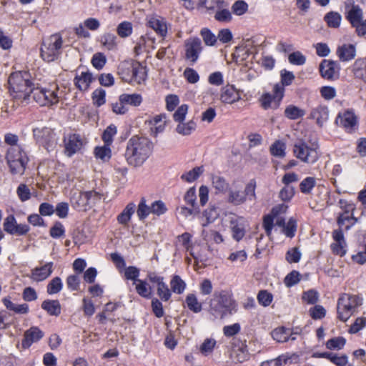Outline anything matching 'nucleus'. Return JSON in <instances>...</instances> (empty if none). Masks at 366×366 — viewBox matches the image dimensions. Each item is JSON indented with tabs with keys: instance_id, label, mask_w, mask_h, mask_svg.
Listing matches in <instances>:
<instances>
[{
	"instance_id": "nucleus-14",
	"label": "nucleus",
	"mask_w": 366,
	"mask_h": 366,
	"mask_svg": "<svg viewBox=\"0 0 366 366\" xmlns=\"http://www.w3.org/2000/svg\"><path fill=\"white\" fill-rule=\"evenodd\" d=\"M334 242L331 244V249L335 254L344 256L346 254L347 243L345 239L343 229L338 228L332 232Z\"/></svg>"
},
{
	"instance_id": "nucleus-6",
	"label": "nucleus",
	"mask_w": 366,
	"mask_h": 366,
	"mask_svg": "<svg viewBox=\"0 0 366 366\" xmlns=\"http://www.w3.org/2000/svg\"><path fill=\"white\" fill-rule=\"evenodd\" d=\"M362 304V299L359 296L347 293L342 294L337 301L338 318L346 322Z\"/></svg>"
},
{
	"instance_id": "nucleus-10",
	"label": "nucleus",
	"mask_w": 366,
	"mask_h": 366,
	"mask_svg": "<svg viewBox=\"0 0 366 366\" xmlns=\"http://www.w3.org/2000/svg\"><path fill=\"white\" fill-rule=\"evenodd\" d=\"M34 137L37 142L42 144L47 150L56 144V135L49 127H37L33 129Z\"/></svg>"
},
{
	"instance_id": "nucleus-15",
	"label": "nucleus",
	"mask_w": 366,
	"mask_h": 366,
	"mask_svg": "<svg viewBox=\"0 0 366 366\" xmlns=\"http://www.w3.org/2000/svg\"><path fill=\"white\" fill-rule=\"evenodd\" d=\"M185 47L186 58L195 63L202 49L201 40L197 37L189 39L185 42Z\"/></svg>"
},
{
	"instance_id": "nucleus-5",
	"label": "nucleus",
	"mask_w": 366,
	"mask_h": 366,
	"mask_svg": "<svg viewBox=\"0 0 366 366\" xmlns=\"http://www.w3.org/2000/svg\"><path fill=\"white\" fill-rule=\"evenodd\" d=\"M5 159L11 174L21 176L24 174L29 157L23 147L8 148Z\"/></svg>"
},
{
	"instance_id": "nucleus-63",
	"label": "nucleus",
	"mask_w": 366,
	"mask_h": 366,
	"mask_svg": "<svg viewBox=\"0 0 366 366\" xmlns=\"http://www.w3.org/2000/svg\"><path fill=\"white\" fill-rule=\"evenodd\" d=\"M64 234L65 228L60 222H56L49 230L50 236L54 239L60 238L63 237Z\"/></svg>"
},
{
	"instance_id": "nucleus-22",
	"label": "nucleus",
	"mask_w": 366,
	"mask_h": 366,
	"mask_svg": "<svg viewBox=\"0 0 366 366\" xmlns=\"http://www.w3.org/2000/svg\"><path fill=\"white\" fill-rule=\"evenodd\" d=\"M310 117L315 119L317 125L322 127L328 120L329 109L326 106L318 105L317 107L312 109Z\"/></svg>"
},
{
	"instance_id": "nucleus-17",
	"label": "nucleus",
	"mask_w": 366,
	"mask_h": 366,
	"mask_svg": "<svg viewBox=\"0 0 366 366\" xmlns=\"http://www.w3.org/2000/svg\"><path fill=\"white\" fill-rule=\"evenodd\" d=\"M64 142L65 154L69 157L79 152L83 145L81 137L76 134L68 135L67 137L64 138Z\"/></svg>"
},
{
	"instance_id": "nucleus-24",
	"label": "nucleus",
	"mask_w": 366,
	"mask_h": 366,
	"mask_svg": "<svg viewBox=\"0 0 366 366\" xmlns=\"http://www.w3.org/2000/svg\"><path fill=\"white\" fill-rule=\"evenodd\" d=\"M147 24L159 36H165L167 35V26L166 21L162 17L158 16H150Z\"/></svg>"
},
{
	"instance_id": "nucleus-31",
	"label": "nucleus",
	"mask_w": 366,
	"mask_h": 366,
	"mask_svg": "<svg viewBox=\"0 0 366 366\" xmlns=\"http://www.w3.org/2000/svg\"><path fill=\"white\" fill-rule=\"evenodd\" d=\"M352 72L356 78L366 82V59H357L352 65Z\"/></svg>"
},
{
	"instance_id": "nucleus-53",
	"label": "nucleus",
	"mask_w": 366,
	"mask_h": 366,
	"mask_svg": "<svg viewBox=\"0 0 366 366\" xmlns=\"http://www.w3.org/2000/svg\"><path fill=\"white\" fill-rule=\"evenodd\" d=\"M316 185V179L312 177L305 178L300 184V189L303 194H310Z\"/></svg>"
},
{
	"instance_id": "nucleus-48",
	"label": "nucleus",
	"mask_w": 366,
	"mask_h": 366,
	"mask_svg": "<svg viewBox=\"0 0 366 366\" xmlns=\"http://www.w3.org/2000/svg\"><path fill=\"white\" fill-rule=\"evenodd\" d=\"M212 185L220 193H224L229 189V183L220 176L212 177Z\"/></svg>"
},
{
	"instance_id": "nucleus-40",
	"label": "nucleus",
	"mask_w": 366,
	"mask_h": 366,
	"mask_svg": "<svg viewBox=\"0 0 366 366\" xmlns=\"http://www.w3.org/2000/svg\"><path fill=\"white\" fill-rule=\"evenodd\" d=\"M187 307L194 313H199L202 310V305L198 301L194 294H188L185 299Z\"/></svg>"
},
{
	"instance_id": "nucleus-38",
	"label": "nucleus",
	"mask_w": 366,
	"mask_h": 366,
	"mask_svg": "<svg viewBox=\"0 0 366 366\" xmlns=\"http://www.w3.org/2000/svg\"><path fill=\"white\" fill-rule=\"evenodd\" d=\"M117 38L115 34L107 32L101 36L100 42L108 50H113L117 48Z\"/></svg>"
},
{
	"instance_id": "nucleus-44",
	"label": "nucleus",
	"mask_w": 366,
	"mask_h": 366,
	"mask_svg": "<svg viewBox=\"0 0 366 366\" xmlns=\"http://www.w3.org/2000/svg\"><path fill=\"white\" fill-rule=\"evenodd\" d=\"M132 24L127 21L121 22L117 28V33L121 38H127L129 36L132 34Z\"/></svg>"
},
{
	"instance_id": "nucleus-2",
	"label": "nucleus",
	"mask_w": 366,
	"mask_h": 366,
	"mask_svg": "<svg viewBox=\"0 0 366 366\" xmlns=\"http://www.w3.org/2000/svg\"><path fill=\"white\" fill-rule=\"evenodd\" d=\"M9 91L14 98L27 100L33 92L35 84L27 71H16L12 73L8 80Z\"/></svg>"
},
{
	"instance_id": "nucleus-34",
	"label": "nucleus",
	"mask_w": 366,
	"mask_h": 366,
	"mask_svg": "<svg viewBox=\"0 0 366 366\" xmlns=\"http://www.w3.org/2000/svg\"><path fill=\"white\" fill-rule=\"evenodd\" d=\"M94 156L97 159H100L103 162H108L112 157V150L109 145L104 144L94 148Z\"/></svg>"
},
{
	"instance_id": "nucleus-23",
	"label": "nucleus",
	"mask_w": 366,
	"mask_h": 366,
	"mask_svg": "<svg viewBox=\"0 0 366 366\" xmlns=\"http://www.w3.org/2000/svg\"><path fill=\"white\" fill-rule=\"evenodd\" d=\"M53 262L36 267L31 270V278L36 282H41L49 277L53 272Z\"/></svg>"
},
{
	"instance_id": "nucleus-55",
	"label": "nucleus",
	"mask_w": 366,
	"mask_h": 366,
	"mask_svg": "<svg viewBox=\"0 0 366 366\" xmlns=\"http://www.w3.org/2000/svg\"><path fill=\"white\" fill-rule=\"evenodd\" d=\"M346 340L343 337H336L330 339L326 342V347L329 350H340L344 347Z\"/></svg>"
},
{
	"instance_id": "nucleus-4",
	"label": "nucleus",
	"mask_w": 366,
	"mask_h": 366,
	"mask_svg": "<svg viewBox=\"0 0 366 366\" xmlns=\"http://www.w3.org/2000/svg\"><path fill=\"white\" fill-rule=\"evenodd\" d=\"M256 186V181L254 179L249 180L244 190L233 182L232 187L227 191V202L232 205L239 206L244 204L247 200H254Z\"/></svg>"
},
{
	"instance_id": "nucleus-57",
	"label": "nucleus",
	"mask_w": 366,
	"mask_h": 366,
	"mask_svg": "<svg viewBox=\"0 0 366 366\" xmlns=\"http://www.w3.org/2000/svg\"><path fill=\"white\" fill-rule=\"evenodd\" d=\"M218 215V212L214 207L205 209L203 212V217L205 219V221L202 223V226L206 227L213 222L217 218Z\"/></svg>"
},
{
	"instance_id": "nucleus-51",
	"label": "nucleus",
	"mask_w": 366,
	"mask_h": 366,
	"mask_svg": "<svg viewBox=\"0 0 366 366\" xmlns=\"http://www.w3.org/2000/svg\"><path fill=\"white\" fill-rule=\"evenodd\" d=\"M302 253L297 247H292L285 254V259L290 263H297L300 262Z\"/></svg>"
},
{
	"instance_id": "nucleus-36",
	"label": "nucleus",
	"mask_w": 366,
	"mask_h": 366,
	"mask_svg": "<svg viewBox=\"0 0 366 366\" xmlns=\"http://www.w3.org/2000/svg\"><path fill=\"white\" fill-rule=\"evenodd\" d=\"M290 330L285 327H280L272 330V338L278 342H285L290 340Z\"/></svg>"
},
{
	"instance_id": "nucleus-1",
	"label": "nucleus",
	"mask_w": 366,
	"mask_h": 366,
	"mask_svg": "<svg viewBox=\"0 0 366 366\" xmlns=\"http://www.w3.org/2000/svg\"><path fill=\"white\" fill-rule=\"evenodd\" d=\"M152 149L147 138L133 136L127 143L124 157L129 164L139 167L149 158Z\"/></svg>"
},
{
	"instance_id": "nucleus-61",
	"label": "nucleus",
	"mask_w": 366,
	"mask_h": 366,
	"mask_svg": "<svg viewBox=\"0 0 366 366\" xmlns=\"http://www.w3.org/2000/svg\"><path fill=\"white\" fill-rule=\"evenodd\" d=\"M184 200L191 207L199 208L197 204L196 189L194 187L187 191L184 196Z\"/></svg>"
},
{
	"instance_id": "nucleus-43",
	"label": "nucleus",
	"mask_w": 366,
	"mask_h": 366,
	"mask_svg": "<svg viewBox=\"0 0 366 366\" xmlns=\"http://www.w3.org/2000/svg\"><path fill=\"white\" fill-rule=\"evenodd\" d=\"M172 291L177 294H182L186 289V283L179 275H174L170 281Z\"/></svg>"
},
{
	"instance_id": "nucleus-49",
	"label": "nucleus",
	"mask_w": 366,
	"mask_h": 366,
	"mask_svg": "<svg viewBox=\"0 0 366 366\" xmlns=\"http://www.w3.org/2000/svg\"><path fill=\"white\" fill-rule=\"evenodd\" d=\"M117 127L114 124H110L108 126L104 131L102 137L104 144L111 146L113 142L114 137L117 134Z\"/></svg>"
},
{
	"instance_id": "nucleus-8",
	"label": "nucleus",
	"mask_w": 366,
	"mask_h": 366,
	"mask_svg": "<svg viewBox=\"0 0 366 366\" xmlns=\"http://www.w3.org/2000/svg\"><path fill=\"white\" fill-rule=\"evenodd\" d=\"M338 204L342 212L338 214L337 224L339 228L344 227L345 230L348 231L358 222V219L355 217L356 207L353 203L342 199Z\"/></svg>"
},
{
	"instance_id": "nucleus-32",
	"label": "nucleus",
	"mask_w": 366,
	"mask_h": 366,
	"mask_svg": "<svg viewBox=\"0 0 366 366\" xmlns=\"http://www.w3.org/2000/svg\"><path fill=\"white\" fill-rule=\"evenodd\" d=\"M135 204L129 203L123 211L117 216V221L119 224L126 225L130 221L132 214L135 212Z\"/></svg>"
},
{
	"instance_id": "nucleus-42",
	"label": "nucleus",
	"mask_w": 366,
	"mask_h": 366,
	"mask_svg": "<svg viewBox=\"0 0 366 366\" xmlns=\"http://www.w3.org/2000/svg\"><path fill=\"white\" fill-rule=\"evenodd\" d=\"M286 144L285 142L277 140L275 141L269 148L271 154L279 158H283L285 157L286 152Z\"/></svg>"
},
{
	"instance_id": "nucleus-59",
	"label": "nucleus",
	"mask_w": 366,
	"mask_h": 366,
	"mask_svg": "<svg viewBox=\"0 0 366 366\" xmlns=\"http://www.w3.org/2000/svg\"><path fill=\"white\" fill-rule=\"evenodd\" d=\"M16 194L19 199L23 202L29 200L31 197L30 189L28 185L24 183H21L17 187Z\"/></svg>"
},
{
	"instance_id": "nucleus-16",
	"label": "nucleus",
	"mask_w": 366,
	"mask_h": 366,
	"mask_svg": "<svg viewBox=\"0 0 366 366\" xmlns=\"http://www.w3.org/2000/svg\"><path fill=\"white\" fill-rule=\"evenodd\" d=\"M214 300H217L226 311L229 312V315H232L237 310V305L235 300L232 298L231 294L226 291H221L214 294Z\"/></svg>"
},
{
	"instance_id": "nucleus-39",
	"label": "nucleus",
	"mask_w": 366,
	"mask_h": 366,
	"mask_svg": "<svg viewBox=\"0 0 366 366\" xmlns=\"http://www.w3.org/2000/svg\"><path fill=\"white\" fill-rule=\"evenodd\" d=\"M210 312L215 318L219 317L222 319L229 315V312L226 311V309L214 298L210 303Z\"/></svg>"
},
{
	"instance_id": "nucleus-29",
	"label": "nucleus",
	"mask_w": 366,
	"mask_h": 366,
	"mask_svg": "<svg viewBox=\"0 0 366 366\" xmlns=\"http://www.w3.org/2000/svg\"><path fill=\"white\" fill-rule=\"evenodd\" d=\"M345 17L352 26L354 24L357 23L364 17L363 11L359 5L353 4L347 11Z\"/></svg>"
},
{
	"instance_id": "nucleus-64",
	"label": "nucleus",
	"mask_w": 366,
	"mask_h": 366,
	"mask_svg": "<svg viewBox=\"0 0 366 366\" xmlns=\"http://www.w3.org/2000/svg\"><path fill=\"white\" fill-rule=\"evenodd\" d=\"M107 62L106 56L102 53H96L93 55L92 59V64L94 68L98 70L102 69Z\"/></svg>"
},
{
	"instance_id": "nucleus-62",
	"label": "nucleus",
	"mask_w": 366,
	"mask_h": 366,
	"mask_svg": "<svg viewBox=\"0 0 366 366\" xmlns=\"http://www.w3.org/2000/svg\"><path fill=\"white\" fill-rule=\"evenodd\" d=\"M200 34L207 46H214L217 42V36L207 28L202 29Z\"/></svg>"
},
{
	"instance_id": "nucleus-13",
	"label": "nucleus",
	"mask_w": 366,
	"mask_h": 366,
	"mask_svg": "<svg viewBox=\"0 0 366 366\" xmlns=\"http://www.w3.org/2000/svg\"><path fill=\"white\" fill-rule=\"evenodd\" d=\"M340 70L339 64L332 60L324 59L320 64L321 76L329 81L338 79L340 77Z\"/></svg>"
},
{
	"instance_id": "nucleus-3",
	"label": "nucleus",
	"mask_w": 366,
	"mask_h": 366,
	"mask_svg": "<svg viewBox=\"0 0 366 366\" xmlns=\"http://www.w3.org/2000/svg\"><path fill=\"white\" fill-rule=\"evenodd\" d=\"M62 92L59 85L52 82L45 86L35 85L33 88L32 98L41 107H51L56 104L61 98Z\"/></svg>"
},
{
	"instance_id": "nucleus-33",
	"label": "nucleus",
	"mask_w": 366,
	"mask_h": 366,
	"mask_svg": "<svg viewBox=\"0 0 366 366\" xmlns=\"http://www.w3.org/2000/svg\"><path fill=\"white\" fill-rule=\"evenodd\" d=\"M41 308L53 316H58L61 313V305L58 300H44L41 304Z\"/></svg>"
},
{
	"instance_id": "nucleus-27",
	"label": "nucleus",
	"mask_w": 366,
	"mask_h": 366,
	"mask_svg": "<svg viewBox=\"0 0 366 366\" xmlns=\"http://www.w3.org/2000/svg\"><path fill=\"white\" fill-rule=\"evenodd\" d=\"M71 202L74 209L79 211H86L90 202L88 200L87 194L84 192H75Z\"/></svg>"
},
{
	"instance_id": "nucleus-21",
	"label": "nucleus",
	"mask_w": 366,
	"mask_h": 366,
	"mask_svg": "<svg viewBox=\"0 0 366 366\" xmlns=\"http://www.w3.org/2000/svg\"><path fill=\"white\" fill-rule=\"evenodd\" d=\"M246 221L243 217H237L230 220V227L233 238L237 242L240 241L245 234Z\"/></svg>"
},
{
	"instance_id": "nucleus-52",
	"label": "nucleus",
	"mask_w": 366,
	"mask_h": 366,
	"mask_svg": "<svg viewBox=\"0 0 366 366\" xmlns=\"http://www.w3.org/2000/svg\"><path fill=\"white\" fill-rule=\"evenodd\" d=\"M325 358L337 366H346L348 363V358L345 355L338 356L337 354L326 352Z\"/></svg>"
},
{
	"instance_id": "nucleus-12",
	"label": "nucleus",
	"mask_w": 366,
	"mask_h": 366,
	"mask_svg": "<svg viewBox=\"0 0 366 366\" xmlns=\"http://www.w3.org/2000/svg\"><path fill=\"white\" fill-rule=\"evenodd\" d=\"M335 124L347 132H352L357 127V117L352 110L348 109L337 114Z\"/></svg>"
},
{
	"instance_id": "nucleus-9",
	"label": "nucleus",
	"mask_w": 366,
	"mask_h": 366,
	"mask_svg": "<svg viewBox=\"0 0 366 366\" xmlns=\"http://www.w3.org/2000/svg\"><path fill=\"white\" fill-rule=\"evenodd\" d=\"M294 155L304 163L312 164L319 159L318 147H310L303 141H299L294 144Z\"/></svg>"
},
{
	"instance_id": "nucleus-30",
	"label": "nucleus",
	"mask_w": 366,
	"mask_h": 366,
	"mask_svg": "<svg viewBox=\"0 0 366 366\" xmlns=\"http://www.w3.org/2000/svg\"><path fill=\"white\" fill-rule=\"evenodd\" d=\"M134 62L124 61L118 67V74L124 81H130Z\"/></svg>"
},
{
	"instance_id": "nucleus-50",
	"label": "nucleus",
	"mask_w": 366,
	"mask_h": 366,
	"mask_svg": "<svg viewBox=\"0 0 366 366\" xmlns=\"http://www.w3.org/2000/svg\"><path fill=\"white\" fill-rule=\"evenodd\" d=\"M150 214H152L151 206H147L146 199L142 197L139 203L137 214L140 220L145 219Z\"/></svg>"
},
{
	"instance_id": "nucleus-37",
	"label": "nucleus",
	"mask_w": 366,
	"mask_h": 366,
	"mask_svg": "<svg viewBox=\"0 0 366 366\" xmlns=\"http://www.w3.org/2000/svg\"><path fill=\"white\" fill-rule=\"evenodd\" d=\"M119 100L126 104L138 107L142 102V97L139 94H123L119 96Z\"/></svg>"
},
{
	"instance_id": "nucleus-7",
	"label": "nucleus",
	"mask_w": 366,
	"mask_h": 366,
	"mask_svg": "<svg viewBox=\"0 0 366 366\" xmlns=\"http://www.w3.org/2000/svg\"><path fill=\"white\" fill-rule=\"evenodd\" d=\"M62 37L59 34L51 35L45 39L41 46V56L44 61L51 62L61 54Z\"/></svg>"
},
{
	"instance_id": "nucleus-26",
	"label": "nucleus",
	"mask_w": 366,
	"mask_h": 366,
	"mask_svg": "<svg viewBox=\"0 0 366 366\" xmlns=\"http://www.w3.org/2000/svg\"><path fill=\"white\" fill-rule=\"evenodd\" d=\"M240 99L239 92L233 86L227 85L222 87L220 94V99L223 103L232 104Z\"/></svg>"
},
{
	"instance_id": "nucleus-25",
	"label": "nucleus",
	"mask_w": 366,
	"mask_h": 366,
	"mask_svg": "<svg viewBox=\"0 0 366 366\" xmlns=\"http://www.w3.org/2000/svg\"><path fill=\"white\" fill-rule=\"evenodd\" d=\"M92 74L89 71H81L79 74H76L74 82L76 88L82 92L86 91L93 81Z\"/></svg>"
},
{
	"instance_id": "nucleus-45",
	"label": "nucleus",
	"mask_w": 366,
	"mask_h": 366,
	"mask_svg": "<svg viewBox=\"0 0 366 366\" xmlns=\"http://www.w3.org/2000/svg\"><path fill=\"white\" fill-rule=\"evenodd\" d=\"M305 112L303 109L294 105H289L285 110V115L290 119H297L302 117Z\"/></svg>"
},
{
	"instance_id": "nucleus-56",
	"label": "nucleus",
	"mask_w": 366,
	"mask_h": 366,
	"mask_svg": "<svg viewBox=\"0 0 366 366\" xmlns=\"http://www.w3.org/2000/svg\"><path fill=\"white\" fill-rule=\"evenodd\" d=\"M62 286L61 278L58 277H54L47 285V293L49 295L56 294L61 290Z\"/></svg>"
},
{
	"instance_id": "nucleus-35",
	"label": "nucleus",
	"mask_w": 366,
	"mask_h": 366,
	"mask_svg": "<svg viewBox=\"0 0 366 366\" xmlns=\"http://www.w3.org/2000/svg\"><path fill=\"white\" fill-rule=\"evenodd\" d=\"M145 78L144 68L139 62H134L130 82L141 84Z\"/></svg>"
},
{
	"instance_id": "nucleus-11",
	"label": "nucleus",
	"mask_w": 366,
	"mask_h": 366,
	"mask_svg": "<svg viewBox=\"0 0 366 366\" xmlns=\"http://www.w3.org/2000/svg\"><path fill=\"white\" fill-rule=\"evenodd\" d=\"M3 228L6 233L17 236L25 235L30 230V227L28 224H18L15 217L12 214L8 215L4 219Z\"/></svg>"
},
{
	"instance_id": "nucleus-54",
	"label": "nucleus",
	"mask_w": 366,
	"mask_h": 366,
	"mask_svg": "<svg viewBox=\"0 0 366 366\" xmlns=\"http://www.w3.org/2000/svg\"><path fill=\"white\" fill-rule=\"evenodd\" d=\"M134 284L136 285L135 289L139 295L145 298L150 297L151 290L145 281L139 280Z\"/></svg>"
},
{
	"instance_id": "nucleus-60",
	"label": "nucleus",
	"mask_w": 366,
	"mask_h": 366,
	"mask_svg": "<svg viewBox=\"0 0 366 366\" xmlns=\"http://www.w3.org/2000/svg\"><path fill=\"white\" fill-rule=\"evenodd\" d=\"M157 293L159 298L164 302L168 301L172 296L171 290L169 289L167 285L163 282L157 287Z\"/></svg>"
},
{
	"instance_id": "nucleus-19",
	"label": "nucleus",
	"mask_w": 366,
	"mask_h": 366,
	"mask_svg": "<svg viewBox=\"0 0 366 366\" xmlns=\"http://www.w3.org/2000/svg\"><path fill=\"white\" fill-rule=\"evenodd\" d=\"M166 119L167 115L165 114H160L147 120V122L150 126L151 134L153 136L156 137L164 130L167 122Z\"/></svg>"
},
{
	"instance_id": "nucleus-58",
	"label": "nucleus",
	"mask_w": 366,
	"mask_h": 366,
	"mask_svg": "<svg viewBox=\"0 0 366 366\" xmlns=\"http://www.w3.org/2000/svg\"><path fill=\"white\" fill-rule=\"evenodd\" d=\"M202 237L207 242H214L217 244L222 243L223 242L222 236L216 231H202Z\"/></svg>"
},
{
	"instance_id": "nucleus-20",
	"label": "nucleus",
	"mask_w": 366,
	"mask_h": 366,
	"mask_svg": "<svg viewBox=\"0 0 366 366\" xmlns=\"http://www.w3.org/2000/svg\"><path fill=\"white\" fill-rule=\"evenodd\" d=\"M298 360L299 355L296 353L284 354L275 359L262 362L261 366H282L288 362H297Z\"/></svg>"
},
{
	"instance_id": "nucleus-28",
	"label": "nucleus",
	"mask_w": 366,
	"mask_h": 366,
	"mask_svg": "<svg viewBox=\"0 0 366 366\" xmlns=\"http://www.w3.org/2000/svg\"><path fill=\"white\" fill-rule=\"evenodd\" d=\"M337 55L342 61H348L356 56V49L352 44H343L337 49Z\"/></svg>"
},
{
	"instance_id": "nucleus-46",
	"label": "nucleus",
	"mask_w": 366,
	"mask_h": 366,
	"mask_svg": "<svg viewBox=\"0 0 366 366\" xmlns=\"http://www.w3.org/2000/svg\"><path fill=\"white\" fill-rule=\"evenodd\" d=\"M324 19L328 26L332 28H337L340 25L342 16L337 12L330 11L325 16Z\"/></svg>"
},
{
	"instance_id": "nucleus-41",
	"label": "nucleus",
	"mask_w": 366,
	"mask_h": 366,
	"mask_svg": "<svg viewBox=\"0 0 366 366\" xmlns=\"http://www.w3.org/2000/svg\"><path fill=\"white\" fill-rule=\"evenodd\" d=\"M196 123L192 120L186 123L181 122L177 126L176 131L179 134L187 136L194 132L196 129Z\"/></svg>"
},
{
	"instance_id": "nucleus-47",
	"label": "nucleus",
	"mask_w": 366,
	"mask_h": 366,
	"mask_svg": "<svg viewBox=\"0 0 366 366\" xmlns=\"http://www.w3.org/2000/svg\"><path fill=\"white\" fill-rule=\"evenodd\" d=\"M202 167H197L189 170V172L183 174L181 179L187 182H192L198 179V177L203 173Z\"/></svg>"
},
{
	"instance_id": "nucleus-18",
	"label": "nucleus",
	"mask_w": 366,
	"mask_h": 366,
	"mask_svg": "<svg viewBox=\"0 0 366 366\" xmlns=\"http://www.w3.org/2000/svg\"><path fill=\"white\" fill-rule=\"evenodd\" d=\"M44 332L38 327H31L24 335L22 347L29 348L34 342H36L44 337Z\"/></svg>"
}]
</instances>
